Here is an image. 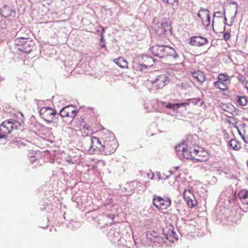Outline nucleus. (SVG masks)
Returning <instances> with one entry per match:
<instances>
[{
	"label": "nucleus",
	"mask_w": 248,
	"mask_h": 248,
	"mask_svg": "<svg viewBox=\"0 0 248 248\" xmlns=\"http://www.w3.org/2000/svg\"><path fill=\"white\" fill-rule=\"evenodd\" d=\"M161 206L160 208H157L159 210L166 209L171 205V200L169 198H163L162 201L158 203Z\"/></svg>",
	"instance_id": "19"
},
{
	"label": "nucleus",
	"mask_w": 248,
	"mask_h": 248,
	"mask_svg": "<svg viewBox=\"0 0 248 248\" xmlns=\"http://www.w3.org/2000/svg\"><path fill=\"white\" fill-rule=\"evenodd\" d=\"M39 114L42 118L50 123L53 121V118L56 115V111L51 108L45 107L40 110Z\"/></svg>",
	"instance_id": "4"
},
{
	"label": "nucleus",
	"mask_w": 248,
	"mask_h": 248,
	"mask_svg": "<svg viewBox=\"0 0 248 248\" xmlns=\"http://www.w3.org/2000/svg\"><path fill=\"white\" fill-rule=\"evenodd\" d=\"M243 139V141L245 143L248 144V137H245V135H243V136L241 137Z\"/></svg>",
	"instance_id": "43"
},
{
	"label": "nucleus",
	"mask_w": 248,
	"mask_h": 248,
	"mask_svg": "<svg viewBox=\"0 0 248 248\" xmlns=\"http://www.w3.org/2000/svg\"><path fill=\"white\" fill-rule=\"evenodd\" d=\"M146 58L147 59H149V60L150 61H152V58H151V57H146Z\"/></svg>",
	"instance_id": "55"
},
{
	"label": "nucleus",
	"mask_w": 248,
	"mask_h": 248,
	"mask_svg": "<svg viewBox=\"0 0 248 248\" xmlns=\"http://www.w3.org/2000/svg\"><path fill=\"white\" fill-rule=\"evenodd\" d=\"M237 129L238 130V132L239 135L242 137L243 135L242 134L241 132L239 130V129L237 127Z\"/></svg>",
	"instance_id": "53"
},
{
	"label": "nucleus",
	"mask_w": 248,
	"mask_h": 248,
	"mask_svg": "<svg viewBox=\"0 0 248 248\" xmlns=\"http://www.w3.org/2000/svg\"><path fill=\"white\" fill-rule=\"evenodd\" d=\"M214 19H213V21H212V27H213V29H214Z\"/></svg>",
	"instance_id": "56"
},
{
	"label": "nucleus",
	"mask_w": 248,
	"mask_h": 248,
	"mask_svg": "<svg viewBox=\"0 0 248 248\" xmlns=\"http://www.w3.org/2000/svg\"><path fill=\"white\" fill-rule=\"evenodd\" d=\"M237 102L240 105L245 106L248 103V99L247 97L245 96H237Z\"/></svg>",
	"instance_id": "30"
},
{
	"label": "nucleus",
	"mask_w": 248,
	"mask_h": 248,
	"mask_svg": "<svg viewBox=\"0 0 248 248\" xmlns=\"http://www.w3.org/2000/svg\"><path fill=\"white\" fill-rule=\"evenodd\" d=\"M169 83V78L165 74L157 76L152 81V86L155 89H161Z\"/></svg>",
	"instance_id": "7"
},
{
	"label": "nucleus",
	"mask_w": 248,
	"mask_h": 248,
	"mask_svg": "<svg viewBox=\"0 0 248 248\" xmlns=\"http://www.w3.org/2000/svg\"><path fill=\"white\" fill-rule=\"evenodd\" d=\"M185 200L190 207H193L197 204V202L195 199L194 196H193L192 199L191 197H187V199H185Z\"/></svg>",
	"instance_id": "29"
},
{
	"label": "nucleus",
	"mask_w": 248,
	"mask_h": 248,
	"mask_svg": "<svg viewBox=\"0 0 248 248\" xmlns=\"http://www.w3.org/2000/svg\"><path fill=\"white\" fill-rule=\"evenodd\" d=\"M245 86L246 88L248 90V81L246 83Z\"/></svg>",
	"instance_id": "54"
},
{
	"label": "nucleus",
	"mask_w": 248,
	"mask_h": 248,
	"mask_svg": "<svg viewBox=\"0 0 248 248\" xmlns=\"http://www.w3.org/2000/svg\"><path fill=\"white\" fill-rule=\"evenodd\" d=\"M100 42H101V43L105 42V39H104V36H101V38H100Z\"/></svg>",
	"instance_id": "50"
},
{
	"label": "nucleus",
	"mask_w": 248,
	"mask_h": 248,
	"mask_svg": "<svg viewBox=\"0 0 248 248\" xmlns=\"http://www.w3.org/2000/svg\"><path fill=\"white\" fill-rule=\"evenodd\" d=\"M113 62L116 63L119 67L124 68L128 67V63L124 58L120 57L114 59Z\"/></svg>",
	"instance_id": "21"
},
{
	"label": "nucleus",
	"mask_w": 248,
	"mask_h": 248,
	"mask_svg": "<svg viewBox=\"0 0 248 248\" xmlns=\"http://www.w3.org/2000/svg\"><path fill=\"white\" fill-rule=\"evenodd\" d=\"M10 122L8 120L3 122L0 124V132L7 135L11 132Z\"/></svg>",
	"instance_id": "14"
},
{
	"label": "nucleus",
	"mask_w": 248,
	"mask_h": 248,
	"mask_svg": "<svg viewBox=\"0 0 248 248\" xmlns=\"http://www.w3.org/2000/svg\"><path fill=\"white\" fill-rule=\"evenodd\" d=\"M8 122H10L11 126V131L14 129H17V127L20 126L19 122L14 119H10L8 120Z\"/></svg>",
	"instance_id": "32"
},
{
	"label": "nucleus",
	"mask_w": 248,
	"mask_h": 248,
	"mask_svg": "<svg viewBox=\"0 0 248 248\" xmlns=\"http://www.w3.org/2000/svg\"><path fill=\"white\" fill-rule=\"evenodd\" d=\"M7 137V135L0 132V139H6Z\"/></svg>",
	"instance_id": "44"
},
{
	"label": "nucleus",
	"mask_w": 248,
	"mask_h": 248,
	"mask_svg": "<svg viewBox=\"0 0 248 248\" xmlns=\"http://www.w3.org/2000/svg\"><path fill=\"white\" fill-rule=\"evenodd\" d=\"M185 103H187L188 104L186 105V106H188L190 104H192L195 106L199 105L200 106H202L204 104L203 101L200 98H190L188 99L187 102H186Z\"/></svg>",
	"instance_id": "22"
},
{
	"label": "nucleus",
	"mask_w": 248,
	"mask_h": 248,
	"mask_svg": "<svg viewBox=\"0 0 248 248\" xmlns=\"http://www.w3.org/2000/svg\"><path fill=\"white\" fill-rule=\"evenodd\" d=\"M223 38L225 41H228L230 38V33L228 31L225 32L223 34Z\"/></svg>",
	"instance_id": "39"
},
{
	"label": "nucleus",
	"mask_w": 248,
	"mask_h": 248,
	"mask_svg": "<svg viewBox=\"0 0 248 248\" xmlns=\"http://www.w3.org/2000/svg\"><path fill=\"white\" fill-rule=\"evenodd\" d=\"M218 81H220L221 82H225L229 80V77L227 75H225L224 74H220L218 76Z\"/></svg>",
	"instance_id": "33"
},
{
	"label": "nucleus",
	"mask_w": 248,
	"mask_h": 248,
	"mask_svg": "<svg viewBox=\"0 0 248 248\" xmlns=\"http://www.w3.org/2000/svg\"><path fill=\"white\" fill-rule=\"evenodd\" d=\"M188 104L187 103L182 102L180 103H169L166 105L165 108L173 110H177V109L181 107H186V105Z\"/></svg>",
	"instance_id": "18"
},
{
	"label": "nucleus",
	"mask_w": 248,
	"mask_h": 248,
	"mask_svg": "<svg viewBox=\"0 0 248 248\" xmlns=\"http://www.w3.org/2000/svg\"><path fill=\"white\" fill-rule=\"evenodd\" d=\"M66 161H67L68 162L70 163H71V164H74V162L72 161V160L71 159H70V158H69V159H66Z\"/></svg>",
	"instance_id": "51"
},
{
	"label": "nucleus",
	"mask_w": 248,
	"mask_h": 248,
	"mask_svg": "<svg viewBox=\"0 0 248 248\" xmlns=\"http://www.w3.org/2000/svg\"><path fill=\"white\" fill-rule=\"evenodd\" d=\"M107 217H108V218H110L111 219V220L113 221V219L114 218V215H112V214H109V215L107 216Z\"/></svg>",
	"instance_id": "48"
},
{
	"label": "nucleus",
	"mask_w": 248,
	"mask_h": 248,
	"mask_svg": "<svg viewBox=\"0 0 248 248\" xmlns=\"http://www.w3.org/2000/svg\"><path fill=\"white\" fill-rule=\"evenodd\" d=\"M208 40L201 35L192 36L189 39V44L193 46L201 47L208 44Z\"/></svg>",
	"instance_id": "8"
},
{
	"label": "nucleus",
	"mask_w": 248,
	"mask_h": 248,
	"mask_svg": "<svg viewBox=\"0 0 248 248\" xmlns=\"http://www.w3.org/2000/svg\"><path fill=\"white\" fill-rule=\"evenodd\" d=\"M192 191L193 190L191 188L188 187V189H186L183 193L184 199H187V197H191L192 199L194 196Z\"/></svg>",
	"instance_id": "31"
},
{
	"label": "nucleus",
	"mask_w": 248,
	"mask_h": 248,
	"mask_svg": "<svg viewBox=\"0 0 248 248\" xmlns=\"http://www.w3.org/2000/svg\"><path fill=\"white\" fill-rule=\"evenodd\" d=\"M243 126H244V127L245 126H247V125H246V124H244V123L243 124Z\"/></svg>",
	"instance_id": "59"
},
{
	"label": "nucleus",
	"mask_w": 248,
	"mask_h": 248,
	"mask_svg": "<svg viewBox=\"0 0 248 248\" xmlns=\"http://www.w3.org/2000/svg\"><path fill=\"white\" fill-rule=\"evenodd\" d=\"M44 128L43 125L40 124H33L32 126V134L33 133L35 135H40L42 134V131ZM33 135H32V136Z\"/></svg>",
	"instance_id": "20"
},
{
	"label": "nucleus",
	"mask_w": 248,
	"mask_h": 248,
	"mask_svg": "<svg viewBox=\"0 0 248 248\" xmlns=\"http://www.w3.org/2000/svg\"><path fill=\"white\" fill-rule=\"evenodd\" d=\"M73 105H68L62 108L59 112L60 115L62 117H67V123L71 122L77 115L78 111L72 110Z\"/></svg>",
	"instance_id": "3"
},
{
	"label": "nucleus",
	"mask_w": 248,
	"mask_h": 248,
	"mask_svg": "<svg viewBox=\"0 0 248 248\" xmlns=\"http://www.w3.org/2000/svg\"><path fill=\"white\" fill-rule=\"evenodd\" d=\"M158 32L160 34H164L166 32L170 31L171 28L170 23L166 20H162L160 22L158 23Z\"/></svg>",
	"instance_id": "12"
},
{
	"label": "nucleus",
	"mask_w": 248,
	"mask_h": 248,
	"mask_svg": "<svg viewBox=\"0 0 248 248\" xmlns=\"http://www.w3.org/2000/svg\"><path fill=\"white\" fill-rule=\"evenodd\" d=\"M151 175H152V177H150V175L149 174H148V178H150L151 179H154V177L155 176V174L154 173H152L151 174Z\"/></svg>",
	"instance_id": "49"
},
{
	"label": "nucleus",
	"mask_w": 248,
	"mask_h": 248,
	"mask_svg": "<svg viewBox=\"0 0 248 248\" xmlns=\"http://www.w3.org/2000/svg\"><path fill=\"white\" fill-rule=\"evenodd\" d=\"M152 65V64L147 65L144 63L135 62L133 63V68L137 71H142L147 68L148 66Z\"/></svg>",
	"instance_id": "24"
},
{
	"label": "nucleus",
	"mask_w": 248,
	"mask_h": 248,
	"mask_svg": "<svg viewBox=\"0 0 248 248\" xmlns=\"http://www.w3.org/2000/svg\"><path fill=\"white\" fill-rule=\"evenodd\" d=\"M22 44L17 46V49L25 54H29L31 52V40L25 41L24 38H22Z\"/></svg>",
	"instance_id": "11"
},
{
	"label": "nucleus",
	"mask_w": 248,
	"mask_h": 248,
	"mask_svg": "<svg viewBox=\"0 0 248 248\" xmlns=\"http://www.w3.org/2000/svg\"><path fill=\"white\" fill-rule=\"evenodd\" d=\"M23 63L25 65L30 66L31 64V58L29 54H25L23 56Z\"/></svg>",
	"instance_id": "34"
},
{
	"label": "nucleus",
	"mask_w": 248,
	"mask_h": 248,
	"mask_svg": "<svg viewBox=\"0 0 248 248\" xmlns=\"http://www.w3.org/2000/svg\"><path fill=\"white\" fill-rule=\"evenodd\" d=\"M100 28L101 29V31H100V36H104L103 34H104V31H105V29L102 26H100Z\"/></svg>",
	"instance_id": "46"
},
{
	"label": "nucleus",
	"mask_w": 248,
	"mask_h": 248,
	"mask_svg": "<svg viewBox=\"0 0 248 248\" xmlns=\"http://www.w3.org/2000/svg\"><path fill=\"white\" fill-rule=\"evenodd\" d=\"M214 86L217 89H218L221 91H226L227 90V85L222 82L220 81H217L214 82Z\"/></svg>",
	"instance_id": "25"
},
{
	"label": "nucleus",
	"mask_w": 248,
	"mask_h": 248,
	"mask_svg": "<svg viewBox=\"0 0 248 248\" xmlns=\"http://www.w3.org/2000/svg\"><path fill=\"white\" fill-rule=\"evenodd\" d=\"M34 164H35L34 167L35 168L42 164L40 160H38L35 158V156L32 155V165Z\"/></svg>",
	"instance_id": "38"
},
{
	"label": "nucleus",
	"mask_w": 248,
	"mask_h": 248,
	"mask_svg": "<svg viewBox=\"0 0 248 248\" xmlns=\"http://www.w3.org/2000/svg\"><path fill=\"white\" fill-rule=\"evenodd\" d=\"M193 78L200 84L205 80V76L203 73L200 71H194L192 73Z\"/></svg>",
	"instance_id": "17"
},
{
	"label": "nucleus",
	"mask_w": 248,
	"mask_h": 248,
	"mask_svg": "<svg viewBox=\"0 0 248 248\" xmlns=\"http://www.w3.org/2000/svg\"><path fill=\"white\" fill-rule=\"evenodd\" d=\"M150 51L155 56L160 58L170 56L173 59H176L178 55L172 47L167 46H155L151 47Z\"/></svg>",
	"instance_id": "1"
},
{
	"label": "nucleus",
	"mask_w": 248,
	"mask_h": 248,
	"mask_svg": "<svg viewBox=\"0 0 248 248\" xmlns=\"http://www.w3.org/2000/svg\"><path fill=\"white\" fill-rule=\"evenodd\" d=\"M247 166H248V160H247Z\"/></svg>",
	"instance_id": "60"
},
{
	"label": "nucleus",
	"mask_w": 248,
	"mask_h": 248,
	"mask_svg": "<svg viewBox=\"0 0 248 248\" xmlns=\"http://www.w3.org/2000/svg\"><path fill=\"white\" fill-rule=\"evenodd\" d=\"M90 140L91 141V145L89 149V152L90 153L94 152L95 149L97 148V146L99 145V143L101 142V140L99 139L98 138L91 136L90 137Z\"/></svg>",
	"instance_id": "16"
},
{
	"label": "nucleus",
	"mask_w": 248,
	"mask_h": 248,
	"mask_svg": "<svg viewBox=\"0 0 248 248\" xmlns=\"http://www.w3.org/2000/svg\"><path fill=\"white\" fill-rule=\"evenodd\" d=\"M155 175L157 177V178L158 179V180H161V173L160 172L156 171L155 172Z\"/></svg>",
	"instance_id": "45"
},
{
	"label": "nucleus",
	"mask_w": 248,
	"mask_h": 248,
	"mask_svg": "<svg viewBox=\"0 0 248 248\" xmlns=\"http://www.w3.org/2000/svg\"><path fill=\"white\" fill-rule=\"evenodd\" d=\"M229 145L233 150L238 151L241 147L239 142L235 140H231L229 142Z\"/></svg>",
	"instance_id": "27"
},
{
	"label": "nucleus",
	"mask_w": 248,
	"mask_h": 248,
	"mask_svg": "<svg viewBox=\"0 0 248 248\" xmlns=\"http://www.w3.org/2000/svg\"><path fill=\"white\" fill-rule=\"evenodd\" d=\"M238 197L243 204L248 205V191L246 189L241 190L238 193Z\"/></svg>",
	"instance_id": "15"
},
{
	"label": "nucleus",
	"mask_w": 248,
	"mask_h": 248,
	"mask_svg": "<svg viewBox=\"0 0 248 248\" xmlns=\"http://www.w3.org/2000/svg\"><path fill=\"white\" fill-rule=\"evenodd\" d=\"M169 173H170L169 175H168L164 173H161V180H166L168 178H169L170 175V171L169 172Z\"/></svg>",
	"instance_id": "41"
},
{
	"label": "nucleus",
	"mask_w": 248,
	"mask_h": 248,
	"mask_svg": "<svg viewBox=\"0 0 248 248\" xmlns=\"http://www.w3.org/2000/svg\"><path fill=\"white\" fill-rule=\"evenodd\" d=\"M175 151L177 154H182L184 157V152L186 151V147L183 142L182 144H178L175 146Z\"/></svg>",
	"instance_id": "23"
},
{
	"label": "nucleus",
	"mask_w": 248,
	"mask_h": 248,
	"mask_svg": "<svg viewBox=\"0 0 248 248\" xmlns=\"http://www.w3.org/2000/svg\"><path fill=\"white\" fill-rule=\"evenodd\" d=\"M192 157L189 159L194 160L199 162H203L207 160L208 158V153L205 150L200 148L194 149L192 153Z\"/></svg>",
	"instance_id": "5"
},
{
	"label": "nucleus",
	"mask_w": 248,
	"mask_h": 248,
	"mask_svg": "<svg viewBox=\"0 0 248 248\" xmlns=\"http://www.w3.org/2000/svg\"><path fill=\"white\" fill-rule=\"evenodd\" d=\"M225 10L224 9L223 12L217 11V12H215L214 14L213 17L219 18V17H222L223 16H225Z\"/></svg>",
	"instance_id": "36"
},
{
	"label": "nucleus",
	"mask_w": 248,
	"mask_h": 248,
	"mask_svg": "<svg viewBox=\"0 0 248 248\" xmlns=\"http://www.w3.org/2000/svg\"><path fill=\"white\" fill-rule=\"evenodd\" d=\"M0 14L2 16L5 17L9 16L14 17L16 15V12L11 7L7 5H4L0 10Z\"/></svg>",
	"instance_id": "13"
},
{
	"label": "nucleus",
	"mask_w": 248,
	"mask_h": 248,
	"mask_svg": "<svg viewBox=\"0 0 248 248\" xmlns=\"http://www.w3.org/2000/svg\"><path fill=\"white\" fill-rule=\"evenodd\" d=\"M2 80H4L3 78L0 77V81Z\"/></svg>",
	"instance_id": "57"
},
{
	"label": "nucleus",
	"mask_w": 248,
	"mask_h": 248,
	"mask_svg": "<svg viewBox=\"0 0 248 248\" xmlns=\"http://www.w3.org/2000/svg\"><path fill=\"white\" fill-rule=\"evenodd\" d=\"M235 4V5H236V7H235V12L234 16H233V17H232V20H233V18H234V17H235V15H236V14H237V7H238V6H237V2H235V1H232V2H231L230 4Z\"/></svg>",
	"instance_id": "42"
},
{
	"label": "nucleus",
	"mask_w": 248,
	"mask_h": 248,
	"mask_svg": "<svg viewBox=\"0 0 248 248\" xmlns=\"http://www.w3.org/2000/svg\"><path fill=\"white\" fill-rule=\"evenodd\" d=\"M162 199L163 198L160 196L154 195L153 198V204L154 206L157 208H160L161 206L159 205L158 203L162 201Z\"/></svg>",
	"instance_id": "26"
},
{
	"label": "nucleus",
	"mask_w": 248,
	"mask_h": 248,
	"mask_svg": "<svg viewBox=\"0 0 248 248\" xmlns=\"http://www.w3.org/2000/svg\"><path fill=\"white\" fill-rule=\"evenodd\" d=\"M158 236L157 233L155 232L149 231L146 233V237L147 239L152 240L153 238H155Z\"/></svg>",
	"instance_id": "35"
},
{
	"label": "nucleus",
	"mask_w": 248,
	"mask_h": 248,
	"mask_svg": "<svg viewBox=\"0 0 248 248\" xmlns=\"http://www.w3.org/2000/svg\"><path fill=\"white\" fill-rule=\"evenodd\" d=\"M163 1L168 4L172 5L173 7H175V3H176V7L178 6L177 0H163ZM174 8H177V7H175Z\"/></svg>",
	"instance_id": "37"
},
{
	"label": "nucleus",
	"mask_w": 248,
	"mask_h": 248,
	"mask_svg": "<svg viewBox=\"0 0 248 248\" xmlns=\"http://www.w3.org/2000/svg\"><path fill=\"white\" fill-rule=\"evenodd\" d=\"M99 145L97 146V148L95 149L94 153L97 154H104V152L105 151L104 141H103V142L101 141Z\"/></svg>",
	"instance_id": "28"
},
{
	"label": "nucleus",
	"mask_w": 248,
	"mask_h": 248,
	"mask_svg": "<svg viewBox=\"0 0 248 248\" xmlns=\"http://www.w3.org/2000/svg\"><path fill=\"white\" fill-rule=\"evenodd\" d=\"M165 238L170 241H173V239H177V234L174 232L173 227L170 226L164 228L163 230Z\"/></svg>",
	"instance_id": "10"
},
{
	"label": "nucleus",
	"mask_w": 248,
	"mask_h": 248,
	"mask_svg": "<svg viewBox=\"0 0 248 248\" xmlns=\"http://www.w3.org/2000/svg\"><path fill=\"white\" fill-rule=\"evenodd\" d=\"M107 235L110 238L115 236V233L113 230L110 229L109 232H108Z\"/></svg>",
	"instance_id": "40"
},
{
	"label": "nucleus",
	"mask_w": 248,
	"mask_h": 248,
	"mask_svg": "<svg viewBox=\"0 0 248 248\" xmlns=\"http://www.w3.org/2000/svg\"><path fill=\"white\" fill-rule=\"evenodd\" d=\"M101 47L102 48H103V47H106L105 42L102 43V44H101Z\"/></svg>",
	"instance_id": "52"
},
{
	"label": "nucleus",
	"mask_w": 248,
	"mask_h": 248,
	"mask_svg": "<svg viewBox=\"0 0 248 248\" xmlns=\"http://www.w3.org/2000/svg\"><path fill=\"white\" fill-rule=\"evenodd\" d=\"M117 147L118 145L116 141L114 139L110 140H108L106 139L104 141L105 151L104 154L111 155L115 152Z\"/></svg>",
	"instance_id": "9"
},
{
	"label": "nucleus",
	"mask_w": 248,
	"mask_h": 248,
	"mask_svg": "<svg viewBox=\"0 0 248 248\" xmlns=\"http://www.w3.org/2000/svg\"><path fill=\"white\" fill-rule=\"evenodd\" d=\"M197 138L196 135L193 136H189L187 137L186 140L184 141L186 147V151L184 152V157L185 158H191L192 157L191 154L194 151V149H196L197 148L198 149L200 148L199 146H196L197 144Z\"/></svg>",
	"instance_id": "2"
},
{
	"label": "nucleus",
	"mask_w": 248,
	"mask_h": 248,
	"mask_svg": "<svg viewBox=\"0 0 248 248\" xmlns=\"http://www.w3.org/2000/svg\"><path fill=\"white\" fill-rule=\"evenodd\" d=\"M34 102L35 103H37L38 102V100L37 99H35Z\"/></svg>",
	"instance_id": "58"
},
{
	"label": "nucleus",
	"mask_w": 248,
	"mask_h": 248,
	"mask_svg": "<svg viewBox=\"0 0 248 248\" xmlns=\"http://www.w3.org/2000/svg\"><path fill=\"white\" fill-rule=\"evenodd\" d=\"M197 16L201 19L205 29L208 30L210 24L211 19L209 11L207 9L201 8L199 10Z\"/></svg>",
	"instance_id": "6"
},
{
	"label": "nucleus",
	"mask_w": 248,
	"mask_h": 248,
	"mask_svg": "<svg viewBox=\"0 0 248 248\" xmlns=\"http://www.w3.org/2000/svg\"><path fill=\"white\" fill-rule=\"evenodd\" d=\"M224 16V24L225 25H227V18H226V16L225 15V16ZM232 21H231V24H228V26H232Z\"/></svg>",
	"instance_id": "47"
}]
</instances>
